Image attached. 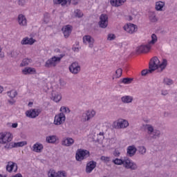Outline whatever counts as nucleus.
<instances>
[{
	"label": "nucleus",
	"mask_w": 177,
	"mask_h": 177,
	"mask_svg": "<svg viewBox=\"0 0 177 177\" xmlns=\"http://www.w3.org/2000/svg\"><path fill=\"white\" fill-rule=\"evenodd\" d=\"M64 57V54H61L59 57L54 56L52 58L48 59L45 63V67L47 68H50V67H56L57 63H60L62 59Z\"/></svg>",
	"instance_id": "1"
},
{
	"label": "nucleus",
	"mask_w": 177,
	"mask_h": 177,
	"mask_svg": "<svg viewBox=\"0 0 177 177\" xmlns=\"http://www.w3.org/2000/svg\"><path fill=\"white\" fill-rule=\"evenodd\" d=\"M95 115L96 112L95 111H86L80 116V121L82 122H86L89 120H92Z\"/></svg>",
	"instance_id": "2"
},
{
	"label": "nucleus",
	"mask_w": 177,
	"mask_h": 177,
	"mask_svg": "<svg viewBox=\"0 0 177 177\" xmlns=\"http://www.w3.org/2000/svg\"><path fill=\"white\" fill-rule=\"evenodd\" d=\"M89 156V151L85 149H78L76 152L75 158L77 161H82V160L88 158Z\"/></svg>",
	"instance_id": "3"
},
{
	"label": "nucleus",
	"mask_w": 177,
	"mask_h": 177,
	"mask_svg": "<svg viewBox=\"0 0 177 177\" xmlns=\"http://www.w3.org/2000/svg\"><path fill=\"white\" fill-rule=\"evenodd\" d=\"M12 139H13L12 133H0V143H3V145L9 143V142H12Z\"/></svg>",
	"instance_id": "4"
},
{
	"label": "nucleus",
	"mask_w": 177,
	"mask_h": 177,
	"mask_svg": "<svg viewBox=\"0 0 177 177\" xmlns=\"http://www.w3.org/2000/svg\"><path fill=\"white\" fill-rule=\"evenodd\" d=\"M98 24L100 28H106L107 26H109V16L106 14H102L100 16Z\"/></svg>",
	"instance_id": "5"
},
{
	"label": "nucleus",
	"mask_w": 177,
	"mask_h": 177,
	"mask_svg": "<svg viewBox=\"0 0 177 177\" xmlns=\"http://www.w3.org/2000/svg\"><path fill=\"white\" fill-rule=\"evenodd\" d=\"M41 109H33L26 111V115L28 118H37L41 114Z\"/></svg>",
	"instance_id": "6"
},
{
	"label": "nucleus",
	"mask_w": 177,
	"mask_h": 177,
	"mask_svg": "<svg viewBox=\"0 0 177 177\" xmlns=\"http://www.w3.org/2000/svg\"><path fill=\"white\" fill-rule=\"evenodd\" d=\"M160 64V59H158V57H153L151 59L149 64V68L153 71H156L157 68H158V66Z\"/></svg>",
	"instance_id": "7"
},
{
	"label": "nucleus",
	"mask_w": 177,
	"mask_h": 177,
	"mask_svg": "<svg viewBox=\"0 0 177 177\" xmlns=\"http://www.w3.org/2000/svg\"><path fill=\"white\" fill-rule=\"evenodd\" d=\"M69 71L72 74L77 75L81 71V66L78 64V62H73L69 66Z\"/></svg>",
	"instance_id": "8"
},
{
	"label": "nucleus",
	"mask_w": 177,
	"mask_h": 177,
	"mask_svg": "<svg viewBox=\"0 0 177 177\" xmlns=\"http://www.w3.org/2000/svg\"><path fill=\"white\" fill-rule=\"evenodd\" d=\"M66 121V115L63 113L56 115L54 119L55 125H62Z\"/></svg>",
	"instance_id": "9"
},
{
	"label": "nucleus",
	"mask_w": 177,
	"mask_h": 177,
	"mask_svg": "<svg viewBox=\"0 0 177 177\" xmlns=\"http://www.w3.org/2000/svg\"><path fill=\"white\" fill-rule=\"evenodd\" d=\"M124 30L129 34H133V32L138 31V26L133 24H129L124 26Z\"/></svg>",
	"instance_id": "10"
},
{
	"label": "nucleus",
	"mask_w": 177,
	"mask_h": 177,
	"mask_svg": "<svg viewBox=\"0 0 177 177\" xmlns=\"http://www.w3.org/2000/svg\"><path fill=\"white\" fill-rule=\"evenodd\" d=\"M48 177H67L66 171L56 172L55 170H50L48 173Z\"/></svg>",
	"instance_id": "11"
},
{
	"label": "nucleus",
	"mask_w": 177,
	"mask_h": 177,
	"mask_svg": "<svg viewBox=\"0 0 177 177\" xmlns=\"http://www.w3.org/2000/svg\"><path fill=\"white\" fill-rule=\"evenodd\" d=\"M124 165L127 169H132L133 171L138 169V165H136V163L131 162L129 159H127L124 160Z\"/></svg>",
	"instance_id": "12"
},
{
	"label": "nucleus",
	"mask_w": 177,
	"mask_h": 177,
	"mask_svg": "<svg viewBox=\"0 0 177 177\" xmlns=\"http://www.w3.org/2000/svg\"><path fill=\"white\" fill-rule=\"evenodd\" d=\"M151 47L147 44V45H141L136 48L137 53H147Z\"/></svg>",
	"instance_id": "13"
},
{
	"label": "nucleus",
	"mask_w": 177,
	"mask_h": 177,
	"mask_svg": "<svg viewBox=\"0 0 177 177\" xmlns=\"http://www.w3.org/2000/svg\"><path fill=\"white\" fill-rule=\"evenodd\" d=\"M96 165H97V162L94 160L88 162L86 166V174H91V172L93 171L94 168H96Z\"/></svg>",
	"instance_id": "14"
},
{
	"label": "nucleus",
	"mask_w": 177,
	"mask_h": 177,
	"mask_svg": "<svg viewBox=\"0 0 177 177\" xmlns=\"http://www.w3.org/2000/svg\"><path fill=\"white\" fill-rule=\"evenodd\" d=\"M17 20L21 27H26L27 26V18L23 14H19Z\"/></svg>",
	"instance_id": "15"
},
{
	"label": "nucleus",
	"mask_w": 177,
	"mask_h": 177,
	"mask_svg": "<svg viewBox=\"0 0 177 177\" xmlns=\"http://www.w3.org/2000/svg\"><path fill=\"white\" fill-rule=\"evenodd\" d=\"M62 31L65 38H68L73 31V26L71 25H66L62 28Z\"/></svg>",
	"instance_id": "16"
},
{
	"label": "nucleus",
	"mask_w": 177,
	"mask_h": 177,
	"mask_svg": "<svg viewBox=\"0 0 177 177\" xmlns=\"http://www.w3.org/2000/svg\"><path fill=\"white\" fill-rule=\"evenodd\" d=\"M83 42L84 44H89V48H93V44H95V39L93 37H91L90 35H85L83 37Z\"/></svg>",
	"instance_id": "17"
},
{
	"label": "nucleus",
	"mask_w": 177,
	"mask_h": 177,
	"mask_svg": "<svg viewBox=\"0 0 177 177\" xmlns=\"http://www.w3.org/2000/svg\"><path fill=\"white\" fill-rule=\"evenodd\" d=\"M127 150V156L129 157H133L136 154V151H138V149L136 148L135 145L129 146Z\"/></svg>",
	"instance_id": "18"
},
{
	"label": "nucleus",
	"mask_w": 177,
	"mask_h": 177,
	"mask_svg": "<svg viewBox=\"0 0 177 177\" xmlns=\"http://www.w3.org/2000/svg\"><path fill=\"white\" fill-rule=\"evenodd\" d=\"M51 100L55 102V103H59L62 100V95L55 91L51 93Z\"/></svg>",
	"instance_id": "19"
},
{
	"label": "nucleus",
	"mask_w": 177,
	"mask_h": 177,
	"mask_svg": "<svg viewBox=\"0 0 177 177\" xmlns=\"http://www.w3.org/2000/svg\"><path fill=\"white\" fill-rule=\"evenodd\" d=\"M37 41L35 39L32 37H24L21 41V45H34V44Z\"/></svg>",
	"instance_id": "20"
},
{
	"label": "nucleus",
	"mask_w": 177,
	"mask_h": 177,
	"mask_svg": "<svg viewBox=\"0 0 177 177\" xmlns=\"http://www.w3.org/2000/svg\"><path fill=\"white\" fill-rule=\"evenodd\" d=\"M32 151L35 153H42V150H44V145L39 142H36L32 148Z\"/></svg>",
	"instance_id": "21"
},
{
	"label": "nucleus",
	"mask_w": 177,
	"mask_h": 177,
	"mask_svg": "<svg viewBox=\"0 0 177 177\" xmlns=\"http://www.w3.org/2000/svg\"><path fill=\"white\" fill-rule=\"evenodd\" d=\"M13 168H15L14 172H17V165L15 162H9L6 166V171H8V172H12V171H13Z\"/></svg>",
	"instance_id": "22"
},
{
	"label": "nucleus",
	"mask_w": 177,
	"mask_h": 177,
	"mask_svg": "<svg viewBox=\"0 0 177 177\" xmlns=\"http://www.w3.org/2000/svg\"><path fill=\"white\" fill-rule=\"evenodd\" d=\"M127 0H110V3L112 6L118 8V6H122V4L125 3Z\"/></svg>",
	"instance_id": "23"
},
{
	"label": "nucleus",
	"mask_w": 177,
	"mask_h": 177,
	"mask_svg": "<svg viewBox=\"0 0 177 177\" xmlns=\"http://www.w3.org/2000/svg\"><path fill=\"white\" fill-rule=\"evenodd\" d=\"M53 2L55 5H62L64 6L66 5H71V0H53Z\"/></svg>",
	"instance_id": "24"
},
{
	"label": "nucleus",
	"mask_w": 177,
	"mask_h": 177,
	"mask_svg": "<svg viewBox=\"0 0 177 177\" xmlns=\"http://www.w3.org/2000/svg\"><path fill=\"white\" fill-rule=\"evenodd\" d=\"M73 145H74V139L71 138H67L62 141L63 146H66L67 147H69L70 146H73Z\"/></svg>",
	"instance_id": "25"
},
{
	"label": "nucleus",
	"mask_w": 177,
	"mask_h": 177,
	"mask_svg": "<svg viewBox=\"0 0 177 177\" xmlns=\"http://www.w3.org/2000/svg\"><path fill=\"white\" fill-rule=\"evenodd\" d=\"M23 74L24 75H27L28 74H36L37 71H35V68H31V67H26L23 71Z\"/></svg>",
	"instance_id": "26"
},
{
	"label": "nucleus",
	"mask_w": 177,
	"mask_h": 177,
	"mask_svg": "<svg viewBox=\"0 0 177 177\" xmlns=\"http://www.w3.org/2000/svg\"><path fill=\"white\" fill-rule=\"evenodd\" d=\"M129 126V123L126 120H123L122 121L117 122V128L122 129V128H127Z\"/></svg>",
	"instance_id": "27"
},
{
	"label": "nucleus",
	"mask_w": 177,
	"mask_h": 177,
	"mask_svg": "<svg viewBox=\"0 0 177 177\" xmlns=\"http://www.w3.org/2000/svg\"><path fill=\"white\" fill-rule=\"evenodd\" d=\"M121 100L122 103H124V104L132 103V102H133V97L131 95H124L121 97Z\"/></svg>",
	"instance_id": "28"
},
{
	"label": "nucleus",
	"mask_w": 177,
	"mask_h": 177,
	"mask_svg": "<svg viewBox=\"0 0 177 177\" xmlns=\"http://www.w3.org/2000/svg\"><path fill=\"white\" fill-rule=\"evenodd\" d=\"M165 6V2H163V1H157V2L156 3L155 9H156V10H157L158 12H162V8H164Z\"/></svg>",
	"instance_id": "29"
},
{
	"label": "nucleus",
	"mask_w": 177,
	"mask_h": 177,
	"mask_svg": "<svg viewBox=\"0 0 177 177\" xmlns=\"http://www.w3.org/2000/svg\"><path fill=\"white\" fill-rule=\"evenodd\" d=\"M149 19L151 23H157V21H158V18H157V15H156L155 12H149Z\"/></svg>",
	"instance_id": "30"
},
{
	"label": "nucleus",
	"mask_w": 177,
	"mask_h": 177,
	"mask_svg": "<svg viewBox=\"0 0 177 177\" xmlns=\"http://www.w3.org/2000/svg\"><path fill=\"white\" fill-rule=\"evenodd\" d=\"M30 63H32V59L25 58L22 60V62L20 64L21 67H24L26 66H28Z\"/></svg>",
	"instance_id": "31"
},
{
	"label": "nucleus",
	"mask_w": 177,
	"mask_h": 177,
	"mask_svg": "<svg viewBox=\"0 0 177 177\" xmlns=\"http://www.w3.org/2000/svg\"><path fill=\"white\" fill-rule=\"evenodd\" d=\"M152 134H153V136H151V139H157L161 136V131L160 130L156 129L155 131H153Z\"/></svg>",
	"instance_id": "32"
},
{
	"label": "nucleus",
	"mask_w": 177,
	"mask_h": 177,
	"mask_svg": "<svg viewBox=\"0 0 177 177\" xmlns=\"http://www.w3.org/2000/svg\"><path fill=\"white\" fill-rule=\"evenodd\" d=\"M46 142H47V143H56V136H47L46 138Z\"/></svg>",
	"instance_id": "33"
},
{
	"label": "nucleus",
	"mask_w": 177,
	"mask_h": 177,
	"mask_svg": "<svg viewBox=\"0 0 177 177\" xmlns=\"http://www.w3.org/2000/svg\"><path fill=\"white\" fill-rule=\"evenodd\" d=\"M168 64V61L167 59H163L161 64L159 63L158 68H161V71L165 70V67H167Z\"/></svg>",
	"instance_id": "34"
},
{
	"label": "nucleus",
	"mask_w": 177,
	"mask_h": 177,
	"mask_svg": "<svg viewBox=\"0 0 177 177\" xmlns=\"http://www.w3.org/2000/svg\"><path fill=\"white\" fill-rule=\"evenodd\" d=\"M7 95L9 97H10V99H15V97H16V96H17V91H16L15 90H12V91L7 92Z\"/></svg>",
	"instance_id": "35"
},
{
	"label": "nucleus",
	"mask_w": 177,
	"mask_h": 177,
	"mask_svg": "<svg viewBox=\"0 0 177 177\" xmlns=\"http://www.w3.org/2000/svg\"><path fill=\"white\" fill-rule=\"evenodd\" d=\"M74 15L75 17H77V19H81L84 16V13L80 9L75 10Z\"/></svg>",
	"instance_id": "36"
},
{
	"label": "nucleus",
	"mask_w": 177,
	"mask_h": 177,
	"mask_svg": "<svg viewBox=\"0 0 177 177\" xmlns=\"http://www.w3.org/2000/svg\"><path fill=\"white\" fill-rule=\"evenodd\" d=\"M157 39H158L157 35H156V34H152L151 40L148 42V44L151 46V45H154V44L157 42Z\"/></svg>",
	"instance_id": "37"
},
{
	"label": "nucleus",
	"mask_w": 177,
	"mask_h": 177,
	"mask_svg": "<svg viewBox=\"0 0 177 177\" xmlns=\"http://www.w3.org/2000/svg\"><path fill=\"white\" fill-rule=\"evenodd\" d=\"M153 69H151L150 68H149V69H144L141 71V75L142 77H146V75H147V74H151V73H153Z\"/></svg>",
	"instance_id": "38"
},
{
	"label": "nucleus",
	"mask_w": 177,
	"mask_h": 177,
	"mask_svg": "<svg viewBox=\"0 0 177 177\" xmlns=\"http://www.w3.org/2000/svg\"><path fill=\"white\" fill-rule=\"evenodd\" d=\"M132 81H133V78L124 77L122 80V84H125L126 85L131 84Z\"/></svg>",
	"instance_id": "39"
},
{
	"label": "nucleus",
	"mask_w": 177,
	"mask_h": 177,
	"mask_svg": "<svg viewBox=\"0 0 177 177\" xmlns=\"http://www.w3.org/2000/svg\"><path fill=\"white\" fill-rule=\"evenodd\" d=\"M145 127L148 131L149 135H151V133L154 132V128L153 127V126H151V124H146Z\"/></svg>",
	"instance_id": "40"
},
{
	"label": "nucleus",
	"mask_w": 177,
	"mask_h": 177,
	"mask_svg": "<svg viewBox=\"0 0 177 177\" xmlns=\"http://www.w3.org/2000/svg\"><path fill=\"white\" fill-rule=\"evenodd\" d=\"M26 145H27V142L26 141L15 142L14 147H23V146H26Z\"/></svg>",
	"instance_id": "41"
},
{
	"label": "nucleus",
	"mask_w": 177,
	"mask_h": 177,
	"mask_svg": "<svg viewBox=\"0 0 177 177\" xmlns=\"http://www.w3.org/2000/svg\"><path fill=\"white\" fill-rule=\"evenodd\" d=\"M50 21V15L48 12H46L44 14V23H45V24H48V23H49Z\"/></svg>",
	"instance_id": "42"
},
{
	"label": "nucleus",
	"mask_w": 177,
	"mask_h": 177,
	"mask_svg": "<svg viewBox=\"0 0 177 177\" xmlns=\"http://www.w3.org/2000/svg\"><path fill=\"white\" fill-rule=\"evenodd\" d=\"M113 162H114L115 164V165H122V164H124L125 160H122L121 159L116 158L113 160Z\"/></svg>",
	"instance_id": "43"
},
{
	"label": "nucleus",
	"mask_w": 177,
	"mask_h": 177,
	"mask_svg": "<svg viewBox=\"0 0 177 177\" xmlns=\"http://www.w3.org/2000/svg\"><path fill=\"white\" fill-rule=\"evenodd\" d=\"M19 55H20V51L19 50H12L10 53L11 57L16 58L17 56H19Z\"/></svg>",
	"instance_id": "44"
},
{
	"label": "nucleus",
	"mask_w": 177,
	"mask_h": 177,
	"mask_svg": "<svg viewBox=\"0 0 177 177\" xmlns=\"http://www.w3.org/2000/svg\"><path fill=\"white\" fill-rule=\"evenodd\" d=\"M163 82L165 85H172L174 84V81L169 78H165Z\"/></svg>",
	"instance_id": "45"
},
{
	"label": "nucleus",
	"mask_w": 177,
	"mask_h": 177,
	"mask_svg": "<svg viewBox=\"0 0 177 177\" xmlns=\"http://www.w3.org/2000/svg\"><path fill=\"white\" fill-rule=\"evenodd\" d=\"M4 147L6 149H7L8 150L10 149H13V147H15V143L13 142H8L7 143Z\"/></svg>",
	"instance_id": "46"
},
{
	"label": "nucleus",
	"mask_w": 177,
	"mask_h": 177,
	"mask_svg": "<svg viewBox=\"0 0 177 177\" xmlns=\"http://www.w3.org/2000/svg\"><path fill=\"white\" fill-rule=\"evenodd\" d=\"M138 151L140 154H146V147L142 146L138 147Z\"/></svg>",
	"instance_id": "47"
},
{
	"label": "nucleus",
	"mask_w": 177,
	"mask_h": 177,
	"mask_svg": "<svg viewBox=\"0 0 177 177\" xmlns=\"http://www.w3.org/2000/svg\"><path fill=\"white\" fill-rule=\"evenodd\" d=\"M115 74H116V78H120V77L122 75V68L117 69L115 71Z\"/></svg>",
	"instance_id": "48"
},
{
	"label": "nucleus",
	"mask_w": 177,
	"mask_h": 177,
	"mask_svg": "<svg viewBox=\"0 0 177 177\" xmlns=\"http://www.w3.org/2000/svg\"><path fill=\"white\" fill-rule=\"evenodd\" d=\"M60 111L64 112V113H70V109L65 107V106H62L60 108Z\"/></svg>",
	"instance_id": "49"
},
{
	"label": "nucleus",
	"mask_w": 177,
	"mask_h": 177,
	"mask_svg": "<svg viewBox=\"0 0 177 177\" xmlns=\"http://www.w3.org/2000/svg\"><path fill=\"white\" fill-rule=\"evenodd\" d=\"M107 39L108 41H113V39H115V35L114 34H109L108 35Z\"/></svg>",
	"instance_id": "50"
},
{
	"label": "nucleus",
	"mask_w": 177,
	"mask_h": 177,
	"mask_svg": "<svg viewBox=\"0 0 177 177\" xmlns=\"http://www.w3.org/2000/svg\"><path fill=\"white\" fill-rule=\"evenodd\" d=\"M19 6H24L26 5V0H17Z\"/></svg>",
	"instance_id": "51"
},
{
	"label": "nucleus",
	"mask_w": 177,
	"mask_h": 177,
	"mask_svg": "<svg viewBox=\"0 0 177 177\" xmlns=\"http://www.w3.org/2000/svg\"><path fill=\"white\" fill-rule=\"evenodd\" d=\"M100 160H102V161H104L105 162H109L110 161V158L107 156H102Z\"/></svg>",
	"instance_id": "52"
},
{
	"label": "nucleus",
	"mask_w": 177,
	"mask_h": 177,
	"mask_svg": "<svg viewBox=\"0 0 177 177\" xmlns=\"http://www.w3.org/2000/svg\"><path fill=\"white\" fill-rule=\"evenodd\" d=\"M59 85L61 86H66V82L62 79H59Z\"/></svg>",
	"instance_id": "53"
},
{
	"label": "nucleus",
	"mask_w": 177,
	"mask_h": 177,
	"mask_svg": "<svg viewBox=\"0 0 177 177\" xmlns=\"http://www.w3.org/2000/svg\"><path fill=\"white\" fill-rule=\"evenodd\" d=\"M8 102L11 106H13L15 103H16V100H14L13 98L11 100H8Z\"/></svg>",
	"instance_id": "54"
},
{
	"label": "nucleus",
	"mask_w": 177,
	"mask_h": 177,
	"mask_svg": "<svg viewBox=\"0 0 177 177\" xmlns=\"http://www.w3.org/2000/svg\"><path fill=\"white\" fill-rule=\"evenodd\" d=\"M161 95H162L163 96H167V95H168V91L167 90H162L161 91Z\"/></svg>",
	"instance_id": "55"
},
{
	"label": "nucleus",
	"mask_w": 177,
	"mask_h": 177,
	"mask_svg": "<svg viewBox=\"0 0 177 177\" xmlns=\"http://www.w3.org/2000/svg\"><path fill=\"white\" fill-rule=\"evenodd\" d=\"M72 5H78V0H71Z\"/></svg>",
	"instance_id": "56"
},
{
	"label": "nucleus",
	"mask_w": 177,
	"mask_h": 177,
	"mask_svg": "<svg viewBox=\"0 0 177 177\" xmlns=\"http://www.w3.org/2000/svg\"><path fill=\"white\" fill-rule=\"evenodd\" d=\"M72 50L74 52H78V50H80V48L78 47H73V48H72Z\"/></svg>",
	"instance_id": "57"
},
{
	"label": "nucleus",
	"mask_w": 177,
	"mask_h": 177,
	"mask_svg": "<svg viewBox=\"0 0 177 177\" xmlns=\"http://www.w3.org/2000/svg\"><path fill=\"white\" fill-rule=\"evenodd\" d=\"M12 177H23V176L21 174H17L15 176H12Z\"/></svg>",
	"instance_id": "58"
},
{
	"label": "nucleus",
	"mask_w": 177,
	"mask_h": 177,
	"mask_svg": "<svg viewBox=\"0 0 177 177\" xmlns=\"http://www.w3.org/2000/svg\"><path fill=\"white\" fill-rule=\"evenodd\" d=\"M3 57H5V53H0V59H3Z\"/></svg>",
	"instance_id": "59"
},
{
	"label": "nucleus",
	"mask_w": 177,
	"mask_h": 177,
	"mask_svg": "<svg viewBox=\"0 0 177 177\" xmlns=\"http://www.w3.org/2000/svg\"><path fill=\"white\" fill-rule=\"evenodd\" d=\"M17 125H18L17 123H13V124H12V128H16V127H17Z\"/></svg>",
	"instance_id": "60"
},
{
	"label": "nucleus",
	"mask_w": 177,
	"mask_h": 177,
	"mask_svg": "<svg viewBox=\"0 0 177 177\" xmlns=\"http://www.w3.org/2000/svg\"><path fill=\"white\" fill-rule=\"evenodd\" d=\"M55 53H60V49L56 48V49L55 50Z\"/></svg>",
	"instance_id": "61"
},
{
	"label": "nucleus",
	"mask_w": 177,
	"mask_h": 177,
	"mask_svg": "<svg viewBox=\"0 0 177 177\" xmlns=\"http://www.w3.org/2000/svg\"><path fill=\"white\" fill-rule=\"evenodd\" d=\"M2 92H3V87L0 86V93H2Z\"/></svg>",
	"instance_id": "62"
},
{
	"label": "nucleus",
	"mask_w": 177,
	"mask_h": 177,
	"mask_svg": "<svg viewBox=\"0 0 177 177\" xmlns=\"http://www.w3.org/2000/svg\"><path fill=\"white\" fill-rule=\"evenodd\" d=\"M99 135H100V136H103V135H104V133L100 132V133H99Z\"/></svg>",
	"instance_id": "63"
},
{
	"label": "nucleus",
	"mask_w": 177,
	"mask_h": 177,
	"mask_svg": "<svg viewBox=\"0 0 177 177\" xmlns=\"http://www.w3.org/2000/svg\"><path fill=\"white\" fill-rule=\"evenodd\" d=\"M28 106H32V102H30L28 103Z\"/></svg>",
	"instance_id": "64"
}]
</instances>
